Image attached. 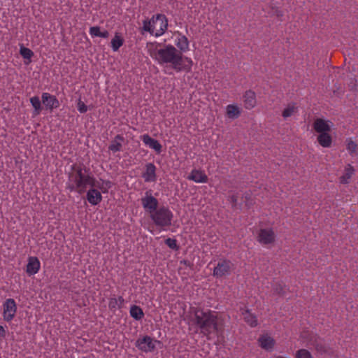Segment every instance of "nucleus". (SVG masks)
Masks as SVG:
<instances>
[{"label": "nucleus", "mask_w": 358, "mask_h": 358, "mask_svg": "<svg viewBox=\"0 0 358 358\" xmlns=\"http://www.w3.org/2000/svg\"><path fill=\"white\" fill-rule=\"evenodd\" d=\"M275 292L278 293L279 294H284V291L282 289V287L280 285H279V288L276 287Z\"/></svg>", "instance_id": "obj_38"}, {"label": "nucleus", "mask_w": 358, "mask_h": 358, "mask_svg": "<svg viewBox=\"0 0 358 358\" xmlns=\"http://www.w3.org/2000/svg\"><path fill=\"white\" fill-rule=\"evenodd\" d=\"M42 102L50 110L57 108L59 106V100L55 96L51 95L48 92H43L41 95Z\"/></svg>", "instance_id": "obj_14"}, {"label": "nucleus", "mask_w": 358, "mask_h": 358, "mask_svg": "<svg viewBox=\"0 0 358 358\" xmlns=\"http://www.w3.org/2000/svg\"><path fill=\"white\" fill-rule=\"evenodd\" d=\"M174 44L179 48L178 50L182 54L189 50V41L187 38L182 34L177 32L174 35Z\"/></svg>", "instance_id": "obj_12"}, {"label": "nucleus", "mask_w": 358, "mask_h": 358, "mask_svg": "<svg viewBox=\"0 0 358 358\" xmlns=\"http://www.w3.org/2000/svg\"><path fill=\"white\" fill-rule=\"evenodd\" d=\"M296 358H312V355L308 350L301 349L296 352Z\"/></svg>", "instance_id": "obj_31"}, {"label": "nucleus", "mask_w": 358, "mask_h": 358, "mask_svg": "<svg viewBox=\"0 0 358 358\" xmlns=\"http://www.w3.org/2000/svg\"><path fill=\"white\" fill-rule=\"evenodd\" d=\"M317 140L318 143L323 148H330L332 144V137L329 132L319 134Z\"/></svg>", "instance_id": "obj_20"}, {"label": "nucleus", "mask_w": 358, "mask_h": 358, "mask_svg": "<svg viewBox=\"0 0 358 358\" xmlns=\"http://www.w3.org/2000/svg\"><path fill=\"white\" fill-rule=\"evenodd\" d=\"M148 50L150 57L159 64H170L176 72H189L192 70L193 65L192 59L184 57L171 45L159 48L157 45L150 44Z\"/></svg>", "instance_id": "obj_2"}, {"label": "nucleus", "mask_w": 358, "mask_h": 358, "mask_svg": "<svg viewBox=\"0 0 358 358\" xmlns=\"http://www.w3.org/2000/svg\"><path fill=\"white\" fill-rule=\"evenodd\" d=\"M317 350L322 351V348H320L318 345H317Z\"/></svg>", "instance_id": "obj_41"}, {"label": "nucleus", "mask_w": 358, "mask_h": 358, "mask_svg": "<svg viewBox=\"0 0 358 358\" xmlns=\"http://www.w3.org/2000/svg\"><path fill=\"white\" fill-rule=\"evenodd\" d=\"M156 166L153 163H148L142 177L146 182H154L157 180Z\"/></svg>", "instance_id": "obj_13"}, {"label": "nucleus", "mask_w": 358, "mask_h": 358, "mask_svg": "<svg viewBox=\"0 0 358 358\" xmlns=\"http://www.w3.org/2000/svg\"><path fill=\"white\" fill-rule=\"evenodd\" d=\"M124 140V137L122 135L117 134L115 136L108 147L109 150L113 152L121 151Z\"/></svg>", "instance_id": "obj_21"}, {"label": "nucleus", "mask_w": 358, "mask_h": 358, "mask_svg": "<svg viewBox=\"0 0 358 358\" xmlns=\"http://www.w3.org/2000/svg\"><path fill=\"white\" fill-rule=\"evenodd\" d=\"M244 321L251 327H255L258 324L257 319L255 315L251 313L249 310L243 312Z\"/></svg>", "instance_id": "obj_23"}, {"label": "nucleus", "mask_w": 358, "mask_h": 358, "mask_svg": "<svg viewBox=\"0 0 358 358\" xmlns=\"http://www.w3.org/2000/svg\"><path fill=\"white\" fill-rule=\"evenodd\" d=\"M229 201L232 203L234 206H236L237 201H238V196L235 194L231 195L229 199Z\"/></svg>", "instance_id": "obj_35"}, {"label": "nucleus", "mask_w": 358, "mask_h": 358, "mask_svg": "<svg viewBox=\"0 0 358 358\" xmlns=\"http://www.w3.org/2000/svg\"><path fill=\"white\" fill-rule=\"evenodd\" d=\"M6 334V332L4 327L0 324V337L5 338Z\"/></svg>", "instance_id": "obj_36"}, {"label": "nucleus", "mask_w": 358, "mask_h": 358, "mask_svg": "<svg viewBox=\"0 0 358 358\" xmlns=\"http://www.w3.org/2000/svg\"><path fill=\"white\" fill-rule=\"evenodd\" d=\"M355 173L354 168L348 164L345 166L343 176L340 177V182L342 184H348L350 182V178Z\"/></svg>", "instance_id": "obj_25"}, {"label": "nucleus", "mask_w": 358, "mask_h": 358, "mask_svg": "<svg viewBox=\"0 0 358 358\" xmlns=\"http://www.w3.org/2000/svg\"><path fill=\"white\" fill-rule=\"evenodd\" d=\"M77 108H78V110L80 113H85L87 111V106L80 99H79L78 101Z\"/></svg>", "instance_id": "obj_34"}, {"label": "nucleus", "mask_w": 358, "mask_h": 358, "mask_svg": "<svg viewBox=\"0 0 358 358\" xmlns=\"http://www.w3.org/2000/svg\"><path fill=\"white\" fill-rule=\"evenodd\" d=\"M108 36H109V32L108 31L105 30L103 31H101V34H100L101 38H106L108 37Z\"/></svg>", "instance_id": "obj_37"}, {"label": "nucleus", "mask_w": 358, "mask_h": 358, "mask_svg": "<svg viewBox=\"0 0 358 358\" xmlns=\"http://www.w3.org/2000/svg\"><path fill=\"white\" fill-rule=\"evenodd\" d=\"M141 204L149 215L152 224L159 231H166L172 224L173 213L166 206H159V201L151 189L147 190L141 198Z\"/></svg>", "instance_id": "obj_3"}, {"label": "nucleus", "mask_w": 358, "mask_h": 358, "mask_svg": "<svg viewBox=\"0 0 358 358\" xmlns=\"http://www.w3.org/2000/svg\"><path fill=\"white\" fill-rule=\"evenodd\" d=\"M41 268V262L36 257H29L26 266V273L29 276L36 274Z\"/></svg>", "instance_id": "obj_11"}, {"label": "nucleus", "mask_w": 358, "mask_h": 358, "mask_svg": "<svg viewBox=\"0 0 358 358\" xmlns=\"http://www.w3.org/2000/svg\"><path fill=\"white\" fill-rule=\"evenodd\" d=\"M301 336L303 338H306V332L302 333Z\"/></svg>", "instance_id": "obj_40"}, {"label": "nucleus", "mask_w": 358, "mask_h": 358, "mask_svg": "<svg viewBox=\"0 0 358 358\" xmlns=\"http://www.w3.org/2000/svg\"><path fill=\"white\" fill-rule=\"evenodd\" d=\"M194 315L193 321L199 327L201 333L208 339H210V335L213 332H217L221 330L218 322V315L217 313L210 310H204L200 308L192 309Z\"/></svg>", "instance_id": "obj_4"}, {"label": "nucleus", "mask_w": 358, "mask_h": 358, "mask_svg": "<svg viewBox=\"0 0 358 358\" xmlns=\"http://www.w3.org/2000/svg\"><path fill=\"white\" fill-rule=\"evenodd\" d=\"M346 149L350 155H357L358 145L355 142L352 138H348L345 140Z\"/></svg>", "instance_id": "obj_27"}, {"label": "nucleus", "mask_w": 358, "mask_h": 358, "mask_svg": "<svg viewBox=\"0 0 358 358\" xmlns=\"http://www.w3.org/2000/svg\"><path fill=\"white\" fill-rule=\"evenodd\" d=\"M275 239V234L272 229H262L259 230L257 240L263 245L273 243Z\"/></svg>", "instance_id": "obj_9"}, {"label": "nucleus", "mask_w": 358, "mask_h": 358, "mask_svg": "<svg viewBox=\"0 0 358 358\" xmlns=\"http://www.w3.org/2000/svg\"><path fill=\"white\" fill-rule=\"evenodd\" d=\"M160 343L159 341L155 340L149 336H144L137 339L136 347L141 351L148 353L153 352L156 345Z\"/></svg>", "instance_id": "obj_7"}, {"label": "nucleus", "mask_w": 358, "mask_h": 358, "mask_svg": "<svg viewBox=\"0 0 358 358\" xmlns=\"http://www.w3.org/2000/svg\"><path fill=\"white\" fill-rule=\"evenodd\" d=\"M296 112H297V108L295 106V105L290 104L287 108H285L284 109L282 115L284 118H287V117L293 115Z\"/></svg>", "instance_id": "obj_29"}, {"label": "nucleus", "mask_w": 358, "mask_h": 358, "mask_svg": "<svg viewBox=\"0 0 358 358\" xmlns=\"http://www.w3.org/2000/svg\"><path fill=\"white\" fill-rule=\"evenodd\" d=\"M166 245L173 250H178V246L177 244V241L174 238H168L165 240Z\"/></svg>", "instance_id": "obj_32"}, {"label": "nucleus", "mask_w": 358, "mask_h": 358, "mask_svg": "<svg viewBox=\"0 0 358 358\" xmlns=\"http://www.w3.org/2000/svg\"><path fill=\"white\" fill-rule=\"evenodd\" d=\"M259 346L266 350L271 351L275 344V340L268 334H264L258 338Z\"/></svg>", "instance_id": "obj_17"}, {"label": "nucleus", "mask_w": 358, "mask_h": 358, "mask_svg": "<svg viewBox=\"0 0 358 358\" xmlns=\"http://www.w3.org/2000/svg\"><path fill=\"white\" fill-rule=\"evenodd\" d=\"M90 36L94 37H100L101 29L98 26L91 27L89 30Z\"/></svg>", "instance_id": "obj_33"}, {"label": "nucleus", "mask_w": 358, "mask_h": 358, "mask_svg": "<svg viewBox=\"0 0 358 358\" xmlns=\"http://www.w3.org/2000/svg\"><path fill=\"white\" fill-rule=\"evenodd\" d=\"M129 313L136 320H141L144 317V313L142 308L136 305H132L130 308Z\"/></svg>", "instance_id": "obj_26"}, {"label": "nucleus", "mask_w": 358, "mask_h": 358, "mask_svg": "<svg viewBox=\"0 0 358 358\" xmlns=\"http://www.w3.org/2000/svg\"><path fill=\"white\" fill-rule=\"evenodd\" d=\"M124 303V299L122 296L110 297L108 302V308L110 311L115 313L117 309L122 308Z\"/></svg>", "instance_id": "obj_18"}, {"label": "nucleus", "mask_w": 358, "mask_h": 358, "mask_svg": "<svg viewBox=\"0 0 358 358\" xmlns=\"http://www.w3.org/2000/svg\"><path fill=\"white\" fill-rule=\"evenodd\" d=\"M234 264L230 260L221 259L213 269V275L216 278H222L229 275L233 270Z\"/></svg>", "instance_id": "obj_8"}, {"label": "nucleus", "mask_w": 358, "mask_h": 358, "mask_svg": "<svg viewBox=\"0 0 358 358\" xmlns=\"http://www.w3.org/2000/svg\"><path fill=\"white\" fill-rule=\"evenodd\" d=\"M69 188L79 194L86 192L87 201L92 206H96L102 201V193H108L111 187L109 180H97L89 169L80 165L73 166V170L69 176Z\"/></svg>", "instance_id": "obj_1"}, {"label": "nucleus", "mask_w": 358, "mask_h": 358, "mask_svg": "<svg viewBox=\"0 0 358 358\" xmlns=\"http://www.w3.org/2000/svg\"><path fill=\"white\" fill-rule=\"evenodd\" d=\"M30 103L34 109V115H39L42 110L41 103L39 97L37 96L31 97Z\"/></svg>", "instance_id": "obj_28"}, {"label": "nucleus", "mask_w": 358, "mask_h": 358, "mask_svg": "<svg viewBox=\"0 0 358 358\" xmlns=\"http://www.w3.org/2000/svg\"><path fill=\"white\" fill-rule=\"evenodd\" d=\"M332 122L322 118H317L313 122V129L318 134L330 132L332 127Z\"/></svg>", "instance_id": "obj_10"}, {"label": "nucleus", "mask_w": 358, "mask_h": 358, "mask_svg": "<svg viewBox=\"0 0 358 358\" xmlns=\"http://www.w3.org/2000/svg\"><path fill=\"white\" fill-rule=\"evenodd\" d=\"M243 102L245 107L247 109H251L255 107L256 104L255 94L251 90L245 92L243 96Z\"/></svg>", "instance_id": "obj_19"}, {"label": "nucleus", "mask_w": 358, "mask_h": 358, "mask_svg": "<svg viewBox=\"0 0 358 358\" xmlns=\"http://www.w3.org/2000/svg\"><path fill=\"white\" fill-rule=\"evenodd\" d=\"M187 178L196 183H205L208 181V176L204 171L196 169H192Z\"/></svg>", "instance_id": "obj_16"}, {"label": "nucleus", "mask_w": 358, "mask_h": 358, "mask_svg": "<svg viewBox=\"0 0 358 358\" xmlns=\"http://www.w3.org/2000/svg\"><path fill=\"white\" fill-rule=\"evenodd\" d=\"M141 138L145 145L153 149L157 154L162 152V146L157 140L152 138L148 134H143Z\"/></svg>", "instance_id": "obj_15"}, {"label": "nucleus", "mask_w": 358, "mask_h": 358, "mask_svg": "<svg viewBox=\"0 0 358 358\" xmlns=\"http://www.w3.org/2000/svg\"><path fill=\"white\" fill-rule=\"evenodd\" d=\"M226 113L229 118L236 119L241 115V108L235 104H229L226 108Z\"/></svg>", "instance_id": "obj_24"}, {"label": "nucleus", "mask_w": 358, "mask_h": 358, "mask_svg": "<svg viewBox=\"0 0 358 358\" xmlns=\"http://www.w3.org/2000/svg\"><path fill=\"white\" fill-rule=\"evenodd\" d=\"M142 24V32H148L156 38L164 35L168 29V19L162 13H157L150 18L145 19Z\"/></svg>", "instance_id": "obj_5"}, {"label": "nucleus", "mask_w": 358, "mask_h": 358, "mask_svg": "<svg viewBox=\"0 0 358 358\" xmlns=\"http://www.w3.org/2000/svg\"><path fill=\"white\" fill-rule=\"evenodd\" d=\"M124 38L121 34L116 32L110 42V47L114 52L118 51L120 48L124 44Z\"/></svg>", "instance_id": "obj_22"}, {"label": "nucleus", "mask_w": 358, "mask_h": 358, "mask_svg": "<svg viewBox=\"0 0 358 358\" xmlns=\"http://www.w3.org/2000/svg\"><path fill=\"white\" fill-rule=\"evenodd\" d=\"M2 309L3 320L10 322L15 318L17 313V303L13 299H6L2 304Z\"/></svg>", "instance_id": "obj_6"}, {"label": "nucleus", "mask_w": 358, "mask_h": 358, "mask_svg": "<svg viewBox=\"0 0 358 358\" xmlns=\"http://www.w3.org/2000/svg\"><path fill=\"white\" fill-rule=\"evenodd\" d=\"M20 53L24 59H29V61L34 55L32 50L24 46L20 47Z\"/></svg>", "instance_id": "obj_30"}, {"label": "nucleus", "mask_w": 358, "mask_h": 358, "mask_svg": "<svg viewBox=\"0 0 358 358\" xmlns=\"http://www.w3.org/2000/svg\"><path fill=\"white\" fill-rule=\"evenodd\" d=\"M145 228L147 229L148 231L153 234V230L150 227H145Z\"/></svg>", "instance_id": "obj_39"}]
</instances>
